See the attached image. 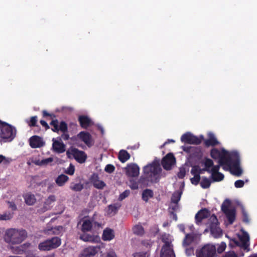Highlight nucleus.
<instances>
[{"mask_svg": "<svg viewBox=\"0 0 257 257\" xmlns=\"http://www.w3.org/2000/svg\"><path fill=\"white\" fill-rule=\"evenodd\" d=\"M176 159L172 153H169L165 156L162 160V165L166 170H170L172 167L175 164Z\"/></svg>", "mask_w": 257, "mask_h": 257, "instance_id": "2eb2a0df", "label": "nucleus"}, {"mask_svg": "<svg viewBox=\"0 0 257 257\" xmlns=\"http://www.w3.org/2000/svg\"><path fill=\"white\" fill-rule=\"evenodd\" d=\"M115 170V167L113 165L111 164L107 165L104 169V170L106 172L108 173H112Z\"/></svg>", "mask_w": 257, "mask_h": 257, "instance_id": "864d4df0", "label": "nucleus"}, {"mask_svg": "<svg viewBox=\"0 0 257 257\" xmlns=\"http://www.w3.org/2000/svg\"><path fill=\"white\" fill-rule=\"evenodd\" d=\"M154 196L153 191L150 189H145L142 193V199L147 202L150 198H153Z\"/></svg>", "mask_w": 257, "mask_h": 257, "instance_id": "72a5a7b5", "label": "nucleus"}, {"mask_svg": "<svg viewBox=\"0 0 257 257\" xmlns=\"http://www.w3.org/2000/svg\"><path fill=\"white\" fill-rule=\"evenodd\" d=\"M208 139L204 141V145L206 147L210 146H215L219 144V142L217 140L214 134L212 133H209L208 135Z\"/></svg>", "mask_w": 257, "mask_h": 257, "instance_id": "b1692460", "label": "nucleus"}, {"mask_svg": "<svg viewBox=\"0 0 257 257\" xmlns=\"http://www.w3.org/2000/svg\"><path fill=\"white\" fill-rule=\"evenodd\" d=\"M70 188L74 191L79 192V191H81L83 189V186L82 184H81L80 183H76V184H74L73 185H71L70 186Z\"/></svg>", "mask_w": 257, "mask_h": 257, "instance_id": "79ce46f5", "label": "nucleus"}, {"mask_svg": "<svg viewBox=\"0 0 257 257\" xmlns=\"http://www.w3.org/2000/svg\"><path fill=\"white\" fill-rule=\"evenodd\" d=\"M134 257H149L150 253L148 251L137 252L133 253Z\"/></svg>", "mask_w": 257, "mask_h": 257, "instance_id": "49530a36", "label": "nucleus"}, {"mask_svg": "<svg viewBox=\"0 0 257 257\" xmlns=\"http://www.w3.org/2000/svg\"><path fill=\"white\" fill-rule=\"evenodd\" d=\"M126 175L129 177H136L139 176L140 168L135 163H131L127 165L125 168Z\"/></svg>", "mask_w": 257, "mask_h": 257, "instance_id": "dca6fc26", "label": "nucleus"}, {"mask_svg": "<svg viewBox=\"0 0 257 257\" xmlns=\"http://www.w3.org/2000/svg\"><path fill=\"white\" fill-rule=\"evenodd\" d=\"M179 209V205L178 204H173L172 203L171 205L169 206V211L170 213L171 212H175Z\"/></svg>", "mask_w": 257, "mask_h": 257, "instance_id": "5fc2aeb1", "label": "nucleus"}, {"mask_svg": "<svg viewBox=\"0 0 257 257\" xmlns=\"http://www.w3.org/2000/svg\"><path fill=\"white\" fill-rule=\"evenodd\" d=\"M80 238L84 241L93 242L94 241V237L85 232L80 236Z\"/></svg>", "mask_w": 257, "mask_h": 257, "instance_id": "58836bf2", "label": "nucleus"}, {"mask_svg": "<svg viewBox=\"0 0 257 257\" xmlns=\"http://www.w3.org/2000/svg\"><path fill=\"white\" fill-rule=\"evenodd\" d=\"M30 245V243H25L18 246L11 247V249L14 253L22 254L26 251Z\"/></svg>", "mask_w": 257, "mask_h": 257, "instance_id": "393cba45", "label": "nucleus"}, {"mask_svg": "<svg viewBox=\"0 0 257 257\" xmlns=\"http://www.w3.org/2000/svg\"><path fill=\"white\" fill-rule=\"evenodd\" d=\"M227 167L226 170H229L231 173L239 177L242 174V170L240 167V156L237 152H231V157L228 164H225Z\"/></svg>", "mask_w": 257, "mask_h": 257, "instance_id": "f03ea898", "label": "nucleus"}, {"mask_svg": "<svg viewBox=\"0 0 257 257\" xmlns=\"http://www.w3.org/2000/svg\"><path fill=\"white\" fill-rule=\"evenodd\" d=\"M43 117L50 116L52 118L56 117V115L53 113H50L46 110H43L42 111Z\"/></svg>", "mask_w": 257, "mask_h": 257, "instance_id": "0e129e2a", "label": "nucleus"}, {"mask_svg": "<svg viewBox=\"0 0 257 257\" xmlns=\"http://www.w3.org/2000/svg\"><path fill=\"white\" fill-rule=\"evenodd\" d=\"M7 203L9 205V208H10L13 211H16L17 209V206L15 202L8 201Z\"/></svg>", "mask_w": 257, "mask_h": 257, "instance_id": "052dcab7", "label": "nucleus"}, {"mask_svg": "<svg viewBox=\"0 0 257 257\" xmlns=\"http://www.w3.org/2000/svg\"><path fill=\"white\" fill-rule=\"evenodd\" d=\"M206 224L214 238H217L222 236V230L219 227L218 221L216 215L212 214Z\"/></svg>", "mask_w": 257, "mask_h": 257, "instance_id": "0eeeda50", "label": "nucleus"}, {"mask_svg": "<svg viewBox=\"0 0 257 257\" xmlns=\"http://www.w3.org/2000/svg\"><path fill=\"white\" fill-rule=\"evenodd\" d=\"M82 221L81 231L83 233L90 231L93 225L92 221L88 219H84Z\"/></svg>", "mask_w": 257, "mask_h": 257, "instance_id": "c85d7f7f", "label": "nucleus"}, {"mask_svg": "<svg viewBox=\"0 0 257 257\" xmlns=\"http://www.w3.org/2000/svg\"><path fill=\"white\" fill-rule=\"evenodd\" d=\"M3 162H4V164H7L9 163V161L4 156L0 155V164Z\"/></svg>", "mask_w": 257, "mask_h": 257, "instance_id": "69168bd1", "label": "nucleus"}, {"mask_svg": "<svg viewBox=\"0 0 257 257\" xmlns=\"http://www.w3.org/2000/svg\"><path fill=\"white\" fill-rule=\"evenodd\" d=\"M130 154L124 150H121L118 153V159L121 163H124L130 159Z\"/></svg>", "mask_w": 257, "mask_h": 257, "instance_id": "473e14b6", "label": "nucleus"}, {"mask_svg": "<svg viewBox=\"0 0 257 257\" xmlns=\"http://www.w3.org/2000/svg\"><path fill=\"white\" fill-rule=\"evenodd\" d=\"M186 175V170L185 168L182 167L180 168L179 169V171L178 173L177 176L179 179H183L184 178Z\"/></svg>", "mask_w": 257, "mask_h": 257, "instance_id": "603ef678", "label": "nucleus"}, {"mask_svg": "<svg viewBox=\"0 0 257 257\" xmlns=\"http://www.w3.org/2000/svg\"><path fill=\"white\" fill-rule=\"evenodd\" d=\"M226 247V243L224 242H221L218 245L217 248H216V252L218 253H222Z\"/></svg>", "mask_w": 257, "mask_h": 257, "instance_id": "a18cd8bd", "label": "nucleus"}, {"mask_svg": "<svg viewBox=\"0 0 257 257\" xmlns=\"http://www.w3.org/2000/svg\"><path fill=\"white\" fill-rule=\"evenodd\" d=\"M210 216V212L206 208H203L199 210L195 215V219L196 223L200 225L202 221Z\"/></svg>", "mask_w": 257, "mask_h": 257, "instance_id": "f3484780", "label": "nucleus"}, {"mask_svg": "<svg viewBox=\"0 0 257 257\" xmlns=\"http://www.w3.org/2000/svg\"><path fill=\"white\" fill-rule=\"evenodd\" d=\"M215 245L207 244L199 250L196 251L197 257H216V250Z\"/></svg>", "mask_w": 257, "mask_h": 257, "instance_id": "1a4fd4ad", "label": "nucleus"}, {"mask_svg": "<svg viewBox=\"0 0 257 257\" xmlns=\"http://www.w3.org/2000/svg\"><path fill=\"white\" fill-rule=\"evenodd\" d=\"M78 120L81 127L84 129L87 128L93 123L91 119L88 116L84 115L79 116Z\"/></svg>", "mask_w": 257, "mask_h": 257, "instance_id": "5701e85b", "label": "nucleus"}, {"mask_svg": "<svg viewBox=\"0 0 257 257\" xmlns=\"http://www.w3.org/2000/svg\"><path fill=\"white\" fill-rule=\"evenodd\" d=\"M201 164L204 166V170H207V172L210 173L211 169L213 166V161L209 158H205L201 162Z\"/></svg>", "mask_w": 257, "mask_h": 257, "instance_id": "2f4dec72", "label": "nucleus"}, {"mask_svg": "<svg viewBox=\"0 0 257 257\" xmlns=\"http://www.w3.org/2000/svg\"><path fill=\"white\" fill-rule=\"evenodd\" d=\"M130 194V191L129 190H126L119 195L118 200L119 201H122L126 197H128Z\"/></svg>", "mask_w": 257, "mask_h": 257, "instance_id": "8fccbe9b", "label": "nucleus"}, {"mask_svg": "<svg viewBox=\"0 0 257 257\" xmlns=\"http://www.w3.org/2000/svg\"><path fill=\"white\" fill-rule=\"evenodd\" d=\"M121 205L119 203H115L108 205V208L111 212L116 213L118 209L120 207Z\"/></svg>", "mask_w": 257, "mask_h": 257, "instance_id": "c03bdc74", "label": "nucleus"}, {"mask_svg": "<svg viewBox=\"0 0 257 257\" xmlns=\"http://www.w3.org/2000/svg\"><path fill=\"white\" fill-rule=\"evenodd\" d=\"M182 194V191H176L174 192L171 197V203L178 204L181 199V197Z\"/></svg>", "mask_w": 257, "mask_h": 257, "instance_id": "f704fd0d", "label": "nucleus"}, {"mask_svg": "<svg viewBox=\"0 0 257 257\" xmlns=\"http://www.w3.org/2000/svg\"><path fill=\"white\" fill-rule=\"evenodd\" d=\"M56 201V197L54 195H50L46 199L45 202H46V204H48L51 205V204L54 202Z\"/></svg>", "mask_w": 257, "mask_h": 257, "instance_id": "3c124183", "label": "nucleus"}, {"mask_svg": "<svg viewBox=\"0 0 257 257\" xmlns=\"http://www.w3.org/2000/svg\"><path fill=\"white\" fill-rule=\"evenodd\" d=\"M179 230L184 234H186L185 231V227L184 224H181L178 225Z\"/></svg>", "mask_w": 257, "mask_h": 257, "instance_id": "338daca9", "label": "nucleus"}, {"mask_svg": "<svg viewBox=\"0 0 257 257\" xmlns=\"http://www.w3.org/2000/svg\"><path fill=\"white\" fill-rule=\"evenodd\" d=\"M239 242L236 240L235 239H233L231 241L236 245L239 246L244 249H247L249 246V236L248 234L245 232L243 231L242 234L239 236Z\"/></svg>", "mask_w": 257, "mask_h": 257, "instance_id": "4468645a", "label": "nucleus"}, {"mask_svg": "<svg viewBox=\"0 0 257 257\" xmlns=\"http://www.w3.org/2000/svg\"><path fill=\"white\" fill-rule=\"evenodd\" d=\"M114 237V231L112 229L106 228L103 231L102 238L104 241H109Z\"/></svg>", "mask_w": 257, "mask_h": 257, "instance_id": "a878e982", "label": "nucleus"}, {"mask_svg": "<svg viewBox=\"0 0 257 257\" xmlns=\"http://www.w3.org/2000/svg\"><path fill=\"white\" fill-rule=\"evenodd\" d=\"M30 146L32 148H38L43 147L45 142L41 137L38 136H34L29 139Z\"/></svg>", "mask_w": 257, "mask_h": 257, "instance_id": "a211bd4d", "label": "nucleus"}, {"mask_svg": "<svg viewBox=\"0 0 257 257\" xmlns=\"http://www.w3.org/2000/svg\"><path fill=\"white\" fill-rule=\"evenodd\" d=\"M222 257H238L233 251H229L225 253Z\"/></svg>", "mask_w": 257, "mask_h": 257, "instance_id": "6e6d98bb", "label": "nucleus"}, {"mask_svg": "<svg viewBox=\"0 0 257 257\" xmlns=\"http://www.w3.org/2000/svg\"><path fill=\"white\" fill-rule=\"evenodd\" d=\"M224 175L220 172L212 173L211 178L214 182H219L223 180Z\"/></svg>", "mask_w": 257, "mask_h": 257, "instance_id": "4c0bfd02", "label": "nucleus"}, {"mask_svg": "<svg viewBox=\"0 0 257 257\" xmlns=\"http://www.w3.org/2000/svg\"><path fill=\"white\" fill-rule=\"evenodd\" d=\"M66 155L68 158H71L73 156L79 163H84L87 158V155L84 152L80 151L76 148H72L68 149L66 152Z\"/></svg>", "mask_w": 257, "mask_h": 257, "instance_id": "9b49d317", "label": "nucleus"}, {"mask_svg": "<svg viewBox=\"0 0 257 257\" xmlns=\"http://www.w3.org/2000/svg\"><path fill=\"white\" fill-rule=\"evenodd\" d=\"M200 176L198 174L194 176L193 178L190 179L191 183L194 185H197L199 184L200 181Z\"/></svg>", "mask_w": 257, "mask_h": 257, "instance_id": "de8ad7c7", "label": "nucleus"}, {"mask_svg": "<svg viewBox=\"0 0 257 257\" xmlns=\"http://www.w3.org/2000/svg\"><path fill=\"white\" fill-rule=\"evenodd\" d=\"M75 172V167L72 164H70L69 167L65 171V173L69 175H73Z\"/></svg>", "mask_w": 257, "mask_h": 257, "instance_id": "09e8293b", "label": "nucleus"}, {"mask_svg": "<svg viewBox=\"0 0 257 257\" xmlns=\"http://www.w3.org/2000/svg\"><path fill=\"white\" fill-rule=\"evenodd\" d=\"M196 235L193 233H186L183 240L182 244L184 247L190 245L194 240Z\"/></svg>", "mask_w": 257, "mask_h": 257, "instance_id": "bb28decb", "label": "nucleus"}, {"mask_svg": "<svg viewBox=\"0 0 257 257\" xmlns=\"http://www.w3.org/2000/svg\"><path fill=\"white\" fill-rule=\"evenodd\" d=\"M220 166H222L223 169L225 170H226L227 167L226 165H220V164H219L217 165H213L212 168L211 169L210 173H211L212 174V173L214 174V173L219 172V170Z\"/></svg>", "mask_w": 257, "mask_h": 257, "instance_id": "37998d69", "label": "nucleus"}, {"mask_svg": "<svg viewBox=\"0 0 257 257\" xmlns=\"http://www.w3.org/2000/svg\"><path fill=\"white\" fill-rule=\"evenodd\" d=\"M52 142V148L55 152L61 154L64 153L66 151V145L61 141V140L59 141L53 138Z\"/></svg>", "mask_w": 257, "mask_h": 257, "instance_id": "412c9836", "label": "nucleus"}, {"mask_svg": "<svg viewBox=\"0 0 257 257\" xmlns=\"http://www.w3.org/2000/svg\"><path fill=\"white\" fill-rule=\"evenodd\" d=\"M211 183L210 180L206 177H203L200 182V185L203 189H207L210 187Z\"/></svg>", "mask_w": 257, "mask_h": 257, "instance_id": "c9c22d12", "label": "nucleus"}, {"mask_svg": "<svg viewBox=\"0 0 257 257\" xmlns=\"http://www.w3.org/2000/svg\"><path fill=\"white\" fill-rule=\"evenodd\" d=\"M143 171L144 174L151 182H157L159 179V175L162 169L158 162L154 161L152 164L146 166Z\"/></svg>", "mask_w": 257, "mask_h": 257, "instance_id": "7ed1b4c3", "label": "nucleus"}, {"mask_svg": "<svg viewBox=\"0 0 257 257\" xmlns=\"http://www.w3.org/2000/svg\"><path fill=\"white\" fill-rule=\"evenodd\" d=\"M203 140V136L201 135L199 137H197L190 133H186L181 137L182 142L188 144L199 145Z\"/></svg>", "mask_w": 257, "mask_h": 257, "instance_id": "f8f14e48", "label": "nucleus"}, {"mask_svg": "<svg viewBox=\"0 0 257 257\" xmlns=\"http://www.w3.org/2000/svg\"><path fill=\"white\" fill-rule=\"evenodd\" d=\"M37 121L38 117L36 115L32 116L29 120H26L27 123L30 127L38 126L37 124Z\"/></svg>", "mask_w": 257, "mask_h": 257, "instance_id": "a19ab883", "label": "nucleus"}, {"mask_svg": "<svg viewBox=\"0 0 257 257\" xmlns=\"http://www.w3.org/2000/svg\"><path fill=\"white\" fill-rule=\"evenodd\" d=\"M211 157L216 160H218V164L220 165L228 164L230 159L231 153H228L224 149H222L220 152L216 148H213L210 151Z\"/></svg>", "mask_w": 257, "mask_h": 257, "instance_id": "423d86ee", "label": "nucleus"}, {"mask_svg": "<svg viewBox=\"0 0 257 257\" xmlns=\"http://www.w3.org/2000/svg\"><path fill=\"white\" fill-rule=\"evenodd\" d=\"M50 124L52 126L51 128L53 132L58 133L61 131L63 134L61 135L60 140L63 139L64 141H67L69 139V135L68 134V125L64 121H61L59 124L58 119L52 120Z\"/></svg>", "mask_w": 257, "mask_h": 257, "instance_id": "20e7f679", "label": "nucleus"}, {"mask_svg": "<svg viewBox=\"0 0 257 257\" xmlns=\"http://www.w3.org/2000/svg\"><path fill=\"white\" fill-rule=\"evenodd\" d=\"M107 257H117V255L114 251H110L107 253Z\"/></svg>", "mask_w": 257, "mask_h": 257, "instance_id": "774afa93", "label": "nucleus"}, {"mask_svg": "<svg viewBox=\"0 0 257 257\" xmlns=\"http://www.w3.org/2000/svg\"><path fill=\"white\" fill-rule=\"evenodd\" d=\"M90 181L93 186L98 189H102L106 186L104 182L99 180L98 175L96 173H93L91 175Z\"/></svg>", "mask_w": 257, "mask_h": 257, "instance_id": "6ab92c4d", "label": "nucleus"}, {"mask_svg": "<svg viewBox=\"0 0 257 257\" xmlns=\"http://www.w3.org/2000/svg\"><path fill=\"white\" fill-rule=\"evenodd\" d=\"M61 239L58 237H53L39 244L38 248L40 250H50L56 248L61 245Z\"/></svg>", "mask_w": 257, "mask_h": 257, "instance_id": "6e6552de", "label": "nucleus"}, {"mask_svg": "<svg viewBox=\"0 0 257 257\" xmlns=\"http://www.w3.org/2000/svg\"><path fill=\"white\" fill-rule=\"evenodd\" d=\"M243 221L246 223H248L249 222V218L247 212L244 210H242Z\"/></svg>", "mask_w": 257, "mask_h": 257, "instance_id": "4d7b16f0", "label": "nucleus"}, {"mask_svg": "<svg viewBox=\"0 0 257 257\" xmlns=\"http://www.w3.org/2000/svg\"><path fill=\"white\" fill-rule=\"evenodd\" d=\"M28 233L24 229L10 228L6 230L5 241L10 244H19L27 237Z\"/></svg>", "mask_w": 257, "mask_h": 257, "instance_id": "f257e3e1", "label": "nucleus"}, {"mask_svg": "<svg viewBox=\"0 0 257 257\" xmlns=\"http://www.w3.org/2000/svg\"><path fill=\"white\" fill-rule=\"evenodd\" d=\"M231 202L229 199H225L221 205V210L225 214L228 222L231 224L235 219V209L234 208L229 209V207Z\"/></svg>", "mask_w": 257, "mask_h": 257, "instance_id": "9d476101", "label": "nucleus"}, {"mask_svg": "<svg viewBox=\"0 0 257 257\" xmlns=\"http://www.w3.org/2000/svg\"><path fill=\"white\" fill-rule=\"evenodd\" d=\"M162 241L165 244L162 246L160 257H175L173 245L171 242L166 241L164 238L162 239Z\"/></svg>", "mask_w": 257, "mask_h": 257, "instance_id": "ddd939ff", "label": "nucleus"}, {"mask_svg": "<svg viewBox=\"0 0 257 257\" xmlns=\"http://www.w3.org/2000/svg\"><path fill=\"white\" fill-rule=\"evenodd\" d=\"M99 248L95 246H89L84 248L79 257H93L98 252Z\"/></svg>", "mask_w": 257, "mask_h": 257, "instance_id": "4be33fe9", "label": "nucleus"}, {"mask_svg": "<svg viewBox=\"0 0 257 257\" xmlns=\"http://www.w3.org/2000/svg\"><path fill=\"white\" fill-rule=\"evenodd\" d=\"M62 229L63 227L62 226H57L50 229H45L44 233L48 235H59L61 233Z\"/></svg>", "mask_w": 257, "mask_h": 257, "instance_id": "c756f323", "label": "nucleus"}, {"mask_svg": "<svg viewBox=\"0 0 257 257\" xmlns=\"http://www.w3.org/2000/svg\"><path fill=\"white\" fill-rule=\"evenodd\" d=\"M133 232L135 234L143 235L145 233L144 227L141 225H136L133 228Z\"/></svg>", "mask_w": 257, "mask_h": 257, "instance_id": "e433bc0d", "label": "nucleus"}, {"mask_svg": "<svg viewBox=\"0 0 257 257\" xmlns=\"http://www.w3.org/2000/svg\"><path fill=\"white\" fill-rule=\"evenodd\" d=\"M14 213L10 211L6 212L3 214H0V220H9L13 217Z\"/></svg>", "mask_w": 257, "mask_h": 257, "instance_id": "ea45409f", "label": "nucleus"}, {"mask_svg": "<svg viewBox=\"0 0 257 257\" xmlns=\"http://www.w3.org/2000/svg\"><path fill=\"white\" fill-rule=\"evenodd\" d=\"M198 166L195 165L192 167L191 170V174L193 176L196 175L198 174Z\"/></svg>", "mask_w": 257, "mask_h": 257, "instance_id": "bf43d9fd", "label": "nucleus"}, {"mask_svg": "<svg viewBox=\"0 0 257 257\" xmlns=\"http://www.w3.org/2000/svg\"><path fill=\"white\" fill-rule=\"evenodd\" d=\"M53 160L52 158H48L45 159H43L41 161L40 165H47L48 163L52 162Z\"/></svg>", "mask_w": 257, "mask_h": 257, "instance_id": "680f3d73", "label": "nucleus"}, {"mask_svg": "<svg viewBox=\"0 0 257 257\" xmlns=\"http://www.w3.org/2000/svg\"><path fill=\"white\" fill-rule=\"evenodd\" d=\"M69 180V177L64 174L59 175L55 179V182L58 186L61 187Z\"/></svg>", "mask_w": 257, "mask_h": 257, "instance_id": "7c9ffc66", "label": "nucleus"}, {"mask_svg": "<svg viewBox=\"0 0 257 257\" xmlns=\"http://www.w3.org/2000/svg\"><path fill=\"white\" fill-rule=\"evenodd\" d=\"M0 137L8 142L12 141L16 136V129L12 125L3 121L0 126Z\"/></svg>", "mask_w": 257, "mask_h": 257, "instance_id": "39448f33", "label": "nucleus"}, {"mask_svg": "<svg viewBox=\"0 0 257 257\" xmlns=\"http://www.w3.org/2000/svg\"><path fill=\"white\" fill-rule=\"evenodd\" d=\"M76 138L83 142L87 146H91L92 137L89 133L82 131L77 134Z\"/></svg>", "mask_w": 257, "mask_h": 257, "instance_id": "aec40b11", "label": "nucleus"}, {"mask_svg": "<svg viewBox=\"0 0 257 257\" xmlns=\"http://www.w3.org/2000/svg\"><path fill=\"white\" fill-rule=\"evenodd\" d=\"M25 202L28 205H33L36 202L35 196L30 193H28L23 195Z\"/></svg>", "mask_w": 257, "mask_h": 257, "instance_id": "cd10ccee", "label": "nucleus"}, {"mask_svg": "<svg viewBox=\"0 0 257 257\" xmlns=\"http://www.w3.org/2000/svg\"><path fill=\"white\" fill-rule=\"evenodd\" d=\"M244 182L243 180H238L234 183V186L236 188H241L244 186Z\"/></svg>", "mask_w": 257, "mask_h": 257, "instance_id": "13d9d810", "label": "nucleus"}, {"mask_svg": "<svg viewBox=\"0 0 257 257\" xmlns=\"http://www.w3.org/2000/svg\"><path fill=\"white\" fill-rule=\"evenodd\" d=\"M185 252L188 256L191 255L192 254H194V249L193 247H191L186 248L185 250Z\"/></svg>", "mask_w": 257, "mask_h": 257, "instance_id": "e2e57ef3", "label": "nucleus"}]
</instances>
